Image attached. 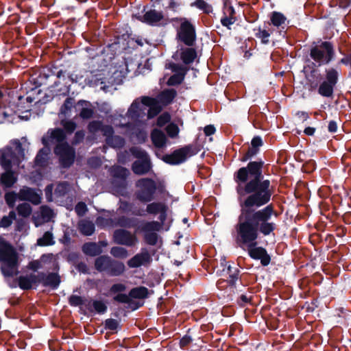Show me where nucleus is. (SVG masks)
Wrapping results in <instances>:
<instances>
[{"label": "nucleus", "mask_w": 351, "mask_h": 351, "mask_svg": "<svg viewBox=\"0 0 351 351\" xmlns=\"http://www.w3.org/2000/svg\"><path fill=\"white\" fill-rule=\"evenodd\" d=\"M267 167L261 158L250 160L233 174L236 183L240 213L235 226L239 243H253L260 235L274 234L277 224L271 221L277 217L274 206L269 204L274 193L269 179L265 178Z\"/></svg>", "instance_id": "nucleus-1"}, {"label": "nucleus", "mask_w": 351, "mask_h": 351, "mask_svg": "<svg viewBox=\"0 0 351 351\" xmlns=\"http://www.w3.org/2000/svg\"><path fill=\"white\" fill-rule=\"evenodd\" d=\"M339 81V72L335 68L325 70L324 77L316 69L311 71L306 77V84L310 91L317 90L324 97H332L335 88Z\"/></svg>", "instance_id": "nucleus-2"}, {"label": "nucleus", "mask_w": 351, "mask_h": 351, "mask_svg": "<svg viewBox=\"0 0 351 351\" xmlns=\"http://www.w3.org/2000/svg\"><path fill=\"white\" fill-rule=\"evenodd\" d=\"M1 271L5 277H13L18 274V256L13 246L5 241H0Z\"/></svg>", "instance_id": "nucleus-3"}, {"label": "nucleus", "mask_w": 351, "mask_h": 351, "mask_svg": "<svg viewBox=\"0 0 351 351\" xmlns=\"http://www.w3.org/2000/svg\"><path fill=\"white\" fill-rule=\"evenodd\" d=\"M20 162V158L11 147H7L2 151L0 164L5 172L2 173L1 180L5 187H11L16 182V178L12 171V163L19 165Z\"/></svg>", "instance_id": "nucleus-4"}, {"label": "nucleus", "mask_w": 351, "mask_h": 351, "mask_svg": "<svg viewBox=\"0 0 351 351\" xmlns=\"http://www.w3.org/2000/svg\"><path fill=\"white\" fill-rule=\"evenodd\" d=\"M94 267L99 273H104L111 277L123 275L125 271L124 263L108 255H101L94 261Z\"/></svg>", "instance_id": "nucleus-5"}, {"label": "nucleus", "mask_w": 351, "mask_h": 351, "mask_svg": "<svg viewBox=\"0 0 351 351\" xmlns=\"http://www.w3.org/2000/svg\"><path fill=\"white\" fill-rule=\"evenodd\" d=\"M309 55L318 66L328 64L335 57L334 45L329 41L313 42Z\"/></svg>", "instance_id": "nucleus-6"}, {"label": "nucleus", "mask_w": 351, "mask_h": 351, "mask_svg": "<svg viewBox=\"0 0 351 351\" xmlns=\"http://www.w3.org/2000/svg\"><path fill=\"white\" fill-rule=\"evenodd\" d=\"M171 22L180 23L177 29L176 39L186 47H193L196 43L197 34L195 25L185 17H174Z\"/></svg>", "instance_id": "nucleus-7"}, {"label": "nucleus", "mask_w": 351, "mask_h": 351, "mask_svg": "<svg viewBox=\"0 0 351 351\" xmlns=\"http://www.w3.org/2000/svg\"><path fill=\"white\" fill-rule=\"evenodd\" d=\"M225 262V267L220 271L219 275L223 276L217 282V287L219 289H223L226 287H229L231 289L237 287V282H241V270L238 265L234 263Z\"/></svg>", "instance_id": "nucleus-8"}, {"label": "nucleus", "mask_w": 351, "mask_h": 351, "mask_svg": "<svg viewBox=\"0 0 351 351\" xmlns=\"http://www.w3.org/2000/svg\"><path fill=\"white\" fill-rule=\"evenodd\" d=\"M201 148L197 143L189 144L181 148L177 149L170 154H165L162 160L171 165H177L183 163L189 157L198 154Z\"/></svg>", "instance_id": "nucleus-9"}, {"label": "nucleus", "mask_w": 351, "mask_h": 351, "mask_svg": "<svg viewBox=\"0 0 351 351\" xmlns=\"http://www.w3.org/2000/svg\"><path fill=\"white\" fill-rule=\"evenodd\" d=\"M136 187L138 189L135 192L136 199L142 203L151 202L155 199L156 193V182L149 178L138 179L136 182Z\"/></svg>", "instance_id": "nucleus-10"}, {"label": "nucleus", "mask_w": 351, "mask_h": 351, "mask_svg": "<svg viewBox=\"0 0 351 351\" xmlns=\"http://www.w3.org/2000/svg\"><path fill=\"white\" fill-rule=\"evenodd\" d=\"M53 153L58 158L59 165L62 169H69L74 163L75 150L68 142L56 145Z\"/></svg>", "instance_id": "nucleus-11"}, {"label": "nucleus", "mask_w": 351, "mask_h": 351, "mask_svg": "<svg viewBox=\"0 0 351 351\" xmlns=\"http://www.w3.org/2000/svg\"><path fill=\"white\" fill-rule=\"evenodd\" d=\"M147 5L143 6V12L144 14L136 13L133 14V17L150 26H159L160 22L163 20L164 15L161 11H158L154 9H150L146 11Z\"/></svg>", "instance_id": "nucleus-12"}, {"label": "nucleus", "mask_w": 351, "mask_h": 351, "mask_svg": "<svg viewBox=\"0 0 351 351\" xmlns=\"http://www.w3.org/2000/svg\"><path fill=\"white\" fill-rule=\"evenodd\" d=\"M66 134L64 131L60 128L49 129L42 138L41 142L45 147L51 149V145L64 143L67 142Z\"/></svg>", "instance_id": "nucleus-13"}, {"label": "nucleus", "mask_w": 351, "mask_h": 351, "mask_svg": "<svg viewBox=\"0 0 351 351\" xmlns=\"http://www.w3.org/2000/svg\"><path fill=\"white\" fill-rule=\"evenodd\" d=\"M248 247L247 252L250 257L254 260H260L262 266L266 267L271 262V256L265 248L257 246L256 241L253 243H241Z\"/></svg>", "instance_id": "nucleus-14"}, {"label": "nucleus", "mask_w": 351, "mask_h": 351, "mask_svg": "<svg viewBox=\"0 0 351 351\" xmlns=\"http://www.w3.org/2000/svg\"><path fill=\"white\" fill-rule=\"evenodd\" d=\"M51 75L50 66L39 68L34 71L30 76V82L35 85V87L32 88L31 91H36L38 87L43 85H47L51 78Z\"/></svg>", "instance_id": "nucleus-15"}, {"label": "nucleus", "mask_w": 351, "mask_h": 351, "mask_svg": "<svg viewBox=\"0 0 351 351\" xmlns=\"http://www.w3.org/2000/svg\"><path fill=\"white\" fill-rule=\"evenodd\" d=\"M113 240L115 243L132 247L135 245L137 239L130 231L120 228L115 230L113 233Z\"/></svg>", "instance_id": "nucleus-16"}, {"label": "nucleus", "mask_w": 351, "mask_h": 351, "mask_svg": "<svg viewBox=\"0 0 351 351\" xmlns=\"http://www.w3.org/2000/svg\"><path fill=\"white\" fill-rule=\"evenodd\" d=\"M269 25L276 27L280 35L285 36L287 34V29L289 21L284 14L280 12L273 11L269 14Z\"/></svg>", "instance_id": "nucleus-17"}, {"label": "nucleus", "mask_w": 351, "mask_h": 351, "mask_svg": "<svg viewBox=\"0 0 351 351\" xmlns=\"http://www.w3.org/2000/svg\"><path fill=\"white\" fill-rule=\"evenodd\" d=\"M168 206H166L162 210L158 213V219L160 221H145L141 226L142 232L160 231L164 225L167 217Z\"/></svg>", "instance_id": "nucleus-18"}, {"label": "nucleus", "mask_w": 351, "mask_h": 351, "mask_svg": "<svg viewBox=\"0 0 351 351\" xmlns=\"http://www.w3.org/2000/svg\"><path fill=\"white\" fill-rule=\"evenodd\" d=\"M142 104L146 107H149L147 112V117L151 119L157 116L162 110V106L158 101L149 96L142 97Z\"/></svg>", "instance_id": "nucleus-19"}, {"label": "nucleus", "mask_w": 351, "mask_h": 351, "mask_svg": "<svg viewBox=\"0 0 351 351\" xmlns=\"http://www.w3.org/2000/svg\"><path fill=\"white\" fill-rule=\"evenodd\" d=\"M152 261V258L149 252L147 249L143 248L141 253L136 254L128 261V265L131 268H136Z\"/></svg>", "instance_id": "nucleus-20"}, {"label": "nucleus", "mask_w": 351, "mask_h": 351, "mask_svg": "<svg viewBox=\"0 0 351 351\" xmlns=\"http://www.w3.org/2000/svg\"><path fill=\"white\" fill-rule=\"evenodd\" d=\"M19 198L22 201H28L34 205H38L41 202V196L37 193L35 189L29 187L21 189L19 193Z\"/></svg>", "instance_id": "nucleus-21"}, {"label": "nucleus", "mask_w": 351, "mask_h": 351, "mask_svg": "<svg viewBox=\"0 0 351 351\" xmlns=\"http://www.w3.org/2000/svg\"><path fill=\"white\" fill-rule=\"evenodd\" d=\"M146 106L142 104V101L140 102L136 99L128 108L127 114L132 119H143L146 115Z\"/></svg>", "instance_id": "nucleus-22"}, {"label": "nucleus", "mask_w": 351, "mask_h": 351, "mask_svg": "<svg viewBox=\"0 0 351 351\" xmlns=\"http://www.w3.org/2000/svg\"><path fill=\"white\" fill-rule=\"evenodd\" d=\"M119 210L124 213H131L134 216L143 217L145 215L144 208L139 207L133 202L125 200H120V206Z\"/></svg>", "instance_id": "nucleus-23"}, {"label": "nucleus", "mask_w": 351, "mask_h": 351, "mask_svg": "<svg viewBox=\"0 0 351 351\" xmlns=\"http://www.w3.org/2000/svg\"><path fill=\"white\" fill-rule=\"evenodd\" d=\"M88 130L91 134H96L101 132L103 136L110 135L112 133V126L110 125H104L101 121L94 120L88 124Z\"/></svg>", "instance_id": "nucleus-24"}, {"label": "nucleus", "mask_w": 351, "mask_h": 351, "mask_svg": "<svg viewBox=\"0 0 351 351\" xmlns=\"http://www.w3.org/2000/svg\"><path fill=\"white\" fill-rule=\"evenodd\" d=\"M112 176L115 178H119L121 180L119 182H114L115 186L125 189L126 188L125 180L129 175V171L125 167L121 166H116L112 171Z\"/></svg>", "instance_id": "nucleus-25"}, {"label": "nucleus", "mask_w": 351, "mask_h": 351, "mask_svg": "<svg viewBox=\"0 0 351 351\" xmlns=\"http://www.w3.org/2000/svg\"><path fill=\"white\" fill-rule=\"evenodd\" d=\"M43 287H50L53 290L58 288L61 282V277L57 272H50L46 274L43 272Z\"/></svg>", "instance_id": "nucleus-26"}, {"label": "nucleus", "mask_w": 351, "mask_h": 351, "mask_svg": "<svg viewBox=\"0 0 351 351\" xmlns=\"http://www.w3.org/2000/svg\"><path fill=\"white\" fill-rule=\"evenodd\" d=\"M178 93L174 88H166L162 90L157 97V100L164 106L171 104Z\"/></svg>", "instance_id": "nucleus-27"}, {"label": "nucleus", "mask_w": 351, "mask_h": 351, "mask_svg": "<svg viewBox=\"0 0 351 351\" xmlns=\"http://www.w3.org/2000/svg\"><path fill=\"white\" fill-rule=\"evenodd\" d=\"M152 168L150 159L137 160L132 165V171L136 175H145Z\"/></svg>", "instance_id": "nucleus-28"}, {"label": "nucleus", "mask_w": 351, "mask_h": 351, "mask_svg": "<svg viewBox=\"0 0 351 351\" xmlns=\"http://www.w3.org/2000/svg\"><path fill=\"white\" fill-rule=\"evenodd\" d=\"M82 251L86 255L90 257L99 256L103 252L99 244L95 242H86L82 246Z\"/></svg>", "instance_id": "nucleus-29"}, {"label": "nucleus", "mask_w": 351, "mask_h": 351, "mask_svg": "<svg viewBox=\"0 0 351 351\" xmlns=\"http://www.w3.org/2000/svg\"><path fill=\"white\" fill-rule=\"evenodd\" d=\"M197 56V51L193 47H182L180 57L184 64H192Z\"/></svg>", "instance_id": "nucleus-30"}, {"label": "nucleus", "mask_w": 351, "mask_h": 351, "mask_svg": "<svg viewBox=\"0 0 351 351\" xmlns=\"http://www.w3.org/2000/svg\"><path fill=\"white\" fill-rule=\"evenodd\" d=\"M132 299L133 298H130L125 293H119L113 297L114 302L121 304H128L133 311L139 308L143 305V302H136Z\"/></svg>", "instance_id": "nucleus-31"}, {"label": "nucleus", "mask_w": 351, "mask_h": 351, "mask_svg": "<svg viewBox=\"0 0 351 351\" xmlns=\"http://www.w3.org/2000/svg\"><path fill=\"white\" fill-rule=\"evenodd\" d=\"M152 143L156 147L162 148L165 146L167 137L165 133L158 129H154L151 133Z\"/></svg>", "instance_id": "nucleus-32"}, {"label": "nucleus", "mask_w": 351, "mask_h": 351, "mask_svg": "<svg viewBox=\"0 0 351 351\" xmlns=\"http://www.w3.org/2000/svg\"><path fill=\"white\" fill-rule=\"evenodd\" d=\"M139 222L138 219L136 217H129L122 215L117 219L116 225L123 228H132L137 227Z\"/></svg>", "instance_id": "nucleus-33"}, {"label": "nucleus", "mask_w": 351, "mask_h": 351, "mask_svg": "<svg viewBox=\"0 0 351 351\" xmlns=\"http://www.w3.org/2000/svg\"><path fill=\"white\" fill-rule=\"evenodd\" d=\"M50 67L52 73L51 78L56 77L57 80H55L53 84L49 86V88H55L60 84L61 80L63 82L66 80V71L58 66L51 65Z\"/></svg>", "instance_id": "nucleus-34"}, {"label": "nucleus", "mask_w": 351, "mask_h": 351, "mask_svg": "<svg viewBox=\"0 0 351 351\" xmlns=\"http://www.w3.org/2000/svg\"><path fill=\"white\" fill-rule=\"evenodd\" d=\"M86 307L89 311L93 312L95 311L99 314L105 313L108 309L107 306L103 301L97 300L88 301Z\"/></svg>", "instance_id": "nucleus-35"}, {"label": "nucleus", "mask_w": 351, "mask_h": 351, "mask_svg": "<svg viewBox=\"0 0 351 351\" xmlns=\"http://www.w3.org/2000/svg\"><path fill=\"white\" fill-rule=\"evenodd\" d=\"M77 105L81 106L82 107L79 114V116L82 119H89L93 117L94 110L92 108L88 107L91 106L90 101L80 100L78 101Z\"/></svg>", "instance_id": "nucleus-36"}, {"label": "nucleus", "mask_w": 351, "mask_h": 351, "mask_svg": "<svg viewBox=\"0 0 351 351\" xmlns=\"http://www.w3.org/2000/svg\"><path fill=\"white\" fill-rule=\"evenodd\" d=\"M149 294V291L147 287L140 286L132 288L127 295L131 298L143 300L147 298Z\"/></svg>", "instance_id": "nucleus-37"}, {"label": "nucleus", "mask_w": 351, "mask_h": 351, "mask_svg": "<svg viewBox=\"0 0 351 351\" xmlns=\"http://www.w3.org/2000/svg\"><path fill=\"white\" fill-rule=\"evenodd\" d=\"M112 134L106 135V143L112 147H122L125 145V140L123 137L119 135H114V130L112 128Z\"/></svg>", "instance_id": "nucleus-38"}, {"label": "nucleus", "mask_w": 351, "mask_h": 351, "mask_svg": "<svg viewBox=\"0 0 351 351\" xmlns=\"http://www.w3.org/2000/svg\"><path fill=\"white\" fill-rule=\"evenodd\" d=\"M253 32H254L256 38L260 39L262 44L268 45L269 43V38L271 36V33L269 30L258 27L254 28Z\"/></svg>", "instance_id": "nucleus-39"}, {"label": "nucleus", "mask_w": 351, "mask_h": 351, "mask_svg": "<svg viewBox=\"0 0 351 351\" xmlns=\"http://www.w3.org/2000/svg\"><path fill=\"white\" fill-rule=\"evenodd\" d=\"M191 6L195 7L206 14H209L213 12V5L204 0H195L191 3Z\"/></svg>", "instance_id": "nucleus-40"}, {"label": "nucleus", "mask_w": 351, "mask_h": 351, "mask_svg": "<svg viewBox=\"0 0 351 351\" xmlns=\"http://www.w3.org/2000/svg\"><path fill=\"white\" fill-rule=\"evenodd\" d=\"M167 205L162 202H152L147 205L145 210V213H147L150 215H157L160 213L162 208H164Z\"/></svg>", "instance_id": "nucleus-41"}, {"label": "nucleus", "mask_w": 351, "mask_h": 351, "mask_svg": "<svg viewBox=\"0 0 351 351\" xmlns=\"http://www.w3.org/2000/svg\"><path fill=\"white\" fill-rule=\"evenodd\" d=\"M54 243L53 234L49 231L45 232L43 237L37 240V245L39 246H49Z\"/></svg>", "instance_id": "nucleus-42"}, {"label": "nucleus", "mask_w": 351, "mask_h": 351, "mask_svg": "<svg viewBox=\"0 0 351 351\" xmlns=\"http://www.w3.org/2000/svg\"><path fill=\"white\" fill-rule=\"evenodd\" d=\"M51 149L48 147H45L40 149L35 158V162L38 165L43 166L46 162V157L50 153Z\"/></svg>", "instance_id": "nucleus-43"}, {"label": "nucleus", "mask_w": 351, "mask_h": 351, "mask_svg": "<svg viewBox=\"0 0 351 351\" xmlns=\"http://www.w3.org/2000/svg\"><path fill=\"white\" fill-rule=\"evenodd\" d=\"M185 75L184 73H174L168 79L167 84L169 86L180 85L184 81Z\"/></svg>", "instance_id": "nucleus-44"}, {"label": "nucleus", "mask_w": 351, "mask_h": 351, "mask_svg": "<svg viewBox=\"0 0 351 351\" xmlns=\"http://www.w3.org/2000/svg\"><path fill=\"white\" fill-rule=\"evenodd\" d=\"M16 219V215L14 210L10 211L8 215L3 216L0 220V227L1 228H8L12 223L14 220Z\"/></svg>", "instance_id": "nucleus-45"}, {"label": "nucleus", "mask_w": 351, "mask_h": 351, "mask_svg": "<svg viewBox=\"0 0 351 351\" xmlns=\"http://www.w3.org/2000/svg\"><path fill=\"white\" fill-rule=\"evenodd\" d=\"M18 285L22 290H30L32 289V285L28 274L25 276H20L18 278Z\"/></svg>", "instance_id": "nucleus-46"}, {"label": "nucleus", "mask_w": 351, "mask_h": 351, "mask_svg": "<svg viewBox=\"0 0 351 351\" xmlns=\"http://www.w3.org/2000/svg\"><path fill=\"white\" fill-rule=\"evenodd\" d=\"M110 254L114 258H125L128 256V250L122 247L114 246L110 249Z\"/></svg>", "instance_id": "nucleus-47"}, {"label": "nucleus", "mask_w": 351, "mask_h": 351, "mask_svg": "<svg viewBox=\"0 0 351 351\" xmlns=\"http://www.w3.org/2000/svg\"><path fill=\"white\" fill-rule=\"evenodd\" d=\"M18 214L23 217H28L32 212V206L28 203L19 204L16 208Z\"/></svg>", "instance_id": "nucleus-48"}, {"label": "nucleus", "mask_w": 351, "mask_h": 351, "mask_svg": "<svg viewBox=\"0 0 351 351\" xmlns=\"http://www.w3.org/2000/svg\"><path fill=\"white\" fill-rule=\"evenodd\" d=\"M69 191V184L67 182H61L58 183L55 189V195L58 197H64Z\"/></svg>", "instance_id": "nucleus-49"}, {"label": "nucleus", "mask_w": 351, "mask_h": 351, "mask_svg": "<svg viewBox=\"0 0 351 351\" xmlns=\"http://www.w3.org/2000/svg\"><path fill=\"white\" fill-rule=\"evenodd\" d=\"M145 233L144 234V240L145 242L150 245H156L158 239V235L157 233L154 232V231L151 232H143Z\"/></svg>", "instance_id": "nucleus-50"}, {"label": "nucleus", "mask_w": 351, "mask_h": 351, "mask_svg": "<svg viewBox=\"0 0 351 351\" xmlns=\"http://www.w3.org/2000/svg\"><path fill=\"white\" fill-rule=\"evenodd\" d=\"M260 152V149L254 147H250L248 150L243 155V156L240 158V160L243 162H247L249 160H251L253 157L258 154Z\"/></svg>", "instance_id": "nucleus-51"}, {"label": "nucleus", "mask_w": 351, "mask_h": 351, "mask_svg": "<svg viewBox=\"0 0 351 351\" xmlns=\"http://www.w3.org/2000/svg\"><path fill=\"white\" fill-rule=\"evenodd\" d=\"M95 230V225L90 221H86L80 225V231L86 236L92 235Z\"/></svg>", "instance_id": "nucleus-52"}, {"label": "nucleus", "mask_w": 351, "mask_h": 351, "mask_svg": "<svg viewBox=\"0 0 351 351\" xmlns=\"http://www.w3.org/2000/svg\"><path fill=\"white\" fill-rule=\"evenodd\" d=\"M86 302H87V300L83 299L82 297L77 295H71L69 298V304L71 306H80L82 305L86 306Z\"/></svg>", "instance_id": "nucleus-53"}, {"label": "nucleus", "mask_w": 351, "mask_h": 351, "mask_svg": "<svg viewBox=\"0 0 351 351\" xmlns=\"http://www.w3.org/2000/svg\"><path fill=\"white\" fill-rule=\"evenodd\" d=\"M61 125L63 126L62 129L65 133L72 134L76 129V123L71 120H62Z\"/></svg>", "instance_id": "nucleus-54"}, {"label": "nucleus", "mask_w": 351, "mask_h": 351, "mask_svg": "<svg viewBox=\"0 0 351 351\" xmlns=\"http://www.w3.org/2000/svg\"><path fill=\"white\" fill-rule=\"evenodd\" d=\"M75 99L72 97H67L60 108L62 114L66 115L71 111V108L73 106Z\"/></svg>", "instance_id": "nucleus-55"}, {"label": "nucleus", "mask_w": 351, "mask_h": 351, "mask_svg": "<svg viewBox=\"0 0 351 351\" xmlns=\"http://www.w3.org/2000/svg\"><path fill=\"white\" fill-rule=\"evenodd\" d=\"M130 151H131V153L132 154V155L138 159L145 160V159L149 158L147 152L142 149L141 148L132 147L130 149Z\"/></svg>", "instance_id": "nucleus-56"}, {"label": "nucleus", "mask_w": 351, "mask_h": 351, "mask_svg": "<svg viewBox=\"0 0 351 351\" xmlns=\"http://www.w3.org/2000/svg\"><path fill=\"white\" fill-rule=\"evenodd\" d=\"M166 132L167 135L170 138H175L178 136L179 133V128L178 126L173 123H171L165 128Z\"/></svg>", "instance_id": "nucleus-57"}, {"label": "nucleus", "mask_w": 351, "mask_h": 351, "mask_svg": "<svg viewBox=\"0 0 351 351\" xmlns=\"http://www.w3.org/2000/svg\"><path fill=\"white\" fill-rule=\"evenodd\" d=\"M223 15H227V16L236 17V12L234 7L227 0L223 1Z\"/></svg>", "instance_id": "nucleus-58"}, {"label": "nucleus", "mask_w": 351, "mask_h": 351, "mask_svg": "<svg viewBox=\"0 0 351 351\" xmlns=\"http://www.w3.org/2000/svg\"><path fill=\"white\" fill-rule=\"evenodd\" d=\"M171 121V115L169 112H165L160 114L156 121V125L158 127H163Z\"/></svg>", "instance_id": "nucleus-59"}, {"label": "nucleus", "mask_w": 351, "mask_h": 351, "mask_svg": "<svg viewBox=\"0 0 351 351\" xmlns=\"http://www.w3.org/2000/svg\"><path fill=\"white\" fill-rule=\"evenodd\" d=\"M126 290V286L123 283H116L113 284L110 289V293L112 294H119V293H123V292Z\"/></svg>", "instance_id": "nucleus-60"}, {"label": "nucleus", "mask_w": 351, "mask_h": 351, "mask_svg": "<svg viewBox=\"0 0 351 351\" xmlns=\"http://www.w3.org/2000/svg\"><path fill=\"white\" fill-rule=\"evenodd\" d=\"M119 326V322L114 319H106L104 322V328L106 330H115Z\"/></svg>", "instance_id": "nucleus-61"}, {"label": "nucleus", "mask_w": 351, "mask_h": 351, "mask_svg": "<svg viewBox=\"0 0 351 351\" xmlns=\"http://www.w3.org/2000/svg\"><path fill=\"white\" fill-rule=\"evenodd\" d=\"M16 197V193L13 191L8 192L5 194V200L9 208H13L14 206Z\"/></svg>", "instance_id": "nucleus-62"}, {"label": "nucleus", "mask_w": 351, "mask_h": 351, "mask_svg": "<svg viewBox=\"0 0 351 351\" xmlns=\"http://www.w3.org/2000/svg\"><path fill=\"white\" fill-rule=\"evenodd\" d=\"M237 21L236 17L227 16V15H223L221 17L220 22L223 27H226L228 29H231V25H233Z\"/></svg>", "instance_id": "nucleus-63"}, {"label": "nucleus", "mask_w": 351, "mask_h": 351, "mask_svg": "<svg viewBox=\"0 0 351 351\" xmlns=\"http://www.w3.org/2000/svg\"><path fill=\"white\" fill-rule=\"evenodd\" d=\"M75 211L77 216H84L88 211L86 204L84 202H79L75 206Z\"/></svg>", "instance_id": "nucleus-64"}]
</instances>
